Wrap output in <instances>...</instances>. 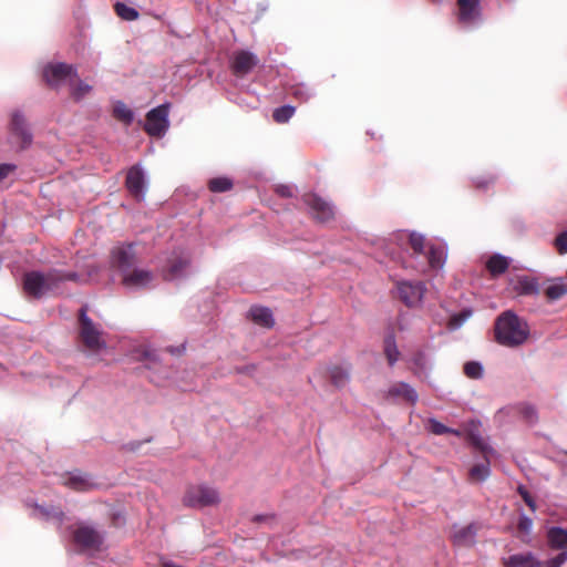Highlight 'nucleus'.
<instances>
[{
    "label": "nucleus",
    "mask_w": 567,
    "mask_h": 567,
    "mask_svg": "<svg viewBox=\"0 0 567 567\" xmlns=\"http://www.w3.org/2000/svg\"><path fill=\"white\" fill-rule=\"evenodd\" d=\"M400 237L401 239L408 238L415 258L423 259L420 266L411 265V267L419 271H425L426 267L440 269L444 266L446 260V245L444 243L425 241L424 236L415 231L402 233Z\"/></svg>",
    "instance_id": "obj_1"
},
{
    "label": "nucleus",
    "mask_w": 567,
    "mask_h": 567,
    "mask_svg": "<svg viewBox=\"0 0 567 567\" xmlns=\"http://www.w3.org/2000/svg\"><path fill=\"white\" fill-rule=\"evenodd\" d=\"M68 280L78 282L80 281V276L75 271L60 269H51L48 272L30 271L24 275L23 289L34 298H41Z\"/></svg>",
    "instance_id": "obj_2"
},
{
    "label": "nucleus",
    "mask_w": 567,
    "mask_h": 567,
    "mask_svg": "<svg viewBox=\"0 0 567 567\" xmlns=\"http://www.w3.org/2000/svg\"><path fill=\"white\" fill-rule=\"evenodd\" d=\"M494 332L495 340L499 344L514 348L526 342L529 337V327L515 312L507 310L497 317Z\"/></svg>",
    "instance_id": "obj_3"
},
{
    "label": "nucleus",
    "mask_w": 567,
    "mask_h": 567,
    "mask_svg": "<svg viewBox=\"0 0 567 567\" xmlns=\"http://www.w3.org/2000/svg\"><path fill=\"white\" fill-rule=\"evenodd\" d=\"M87 305L79 310V339L83 351L87 355H101L107 349L104 332L99 323L87 316Z\"/></svg>",
    "instance_id": "obj_4"
},
{
    "label": "nucleus",
    "mask_w": 567,
    "mask_h": 567,
    "mask_svg": "<svg viewBox=\"0 0 567 567\" xmlns=\"http://www.w3.org/2000/svg\"><path fill=\"white\" fill-rule=\"evenodd\" d=\"M65 528L70 530L73 543L82 551L101 550L104 542V536L93 526L81 523L78 524L76 526H73L72 524L66 525Z\"/></svg>",
    "instance_id": "obj_5"
},
{
    "label": "nucleus",
    "mask_w": 567,
    "mask_h": 567,
    "mask_svg": "<svg viewBox=\"0 0 567 567\" xmlns=\"http://www.w3.org/2000/svg\"><path fill=\"white\" fill-rule=\"evenodd\" d=\"M219 502L220 497L217 489L206 484L188 486L183 497V504L192 508L214 506Z\"/></svg>",
    "instance_id": "obj_6"
},
{
    "label": "nucleus",
    "mask_w": 567,
    "mask_h": 567,
    "mask_svg": "<svg viewBox=\"0 0 567 567\" xmlns=\"http://www.w3.org/2000/svg\"><path fill=\"white\" fill-rule=\"evenodd\" d=\"M169 104H161L146 114L144 130L152 137H163L169 127Z\"/></svg>",
    "instance_id": "obj_7"
},
{
    "label": "nucleus",
    "mask_w": 567,
    "mask_h": 567,
    "mask_svg": "<svg viewBox=\"0 0 567 567\" xmlns=\"http://www.w3.org/2000/svg\"><path fill=\"white\" fill-rule=\"evenodd\" d=\"M9 132L11 137L19 144L20 150H27L32 145L33 134L22 111L14 110L11 113Z\"/></svg>",
    "instance_id": "obj_8"
},
{
    "label": "nucleus",
    "mask_w": 567,
    "mask_h": 567,
    "mask_svg": "<svg viewBox=\"0 0 567 567\" xmlns=\"http://www.w3.org/2000/svg\"><path fill=\"white\" fill-rule=\"evenodd\" d=\"M43 78L50 86L58 87L75 80L78 70L75 66L63 62L49 63L43 69Z\"/></svg>",
    "instance_id": "obj_9"
},
{
    "label": "nucleus",
    "mask_w": 567,
    "mask_h": 567,
    "mask_svg": "<svg viewBox=\"0 0 567 567\" xmlns=\"http://www.w3.org/2000/svg\"><path fill=\"white\" fill-rule=\"evenodd\" d=\"M457 21L464 29L477 27L482 21L481 0H457Z\"/></svg>",
    "instance_id": "obj_10"
},
{
    "label": "nucleus",
    "mask_w": 567,
    "mask_h": 567,
    "mask_svg": "<svg viewBox=\"0 0 567 567\" xmlns=\"http://www.w3.org/2000/svg\"><path fill=\"white\" fill-rule=\"evenodd\" d=\"M396 290L400 300L409 308H414L422 303L426 288L422 281H400Z\"/></svg>",
    "instance_id": "obj_11"
},
{
    "label": "nucleus",
    "mask_w": 567,
    "mask_h": 567,
    "mask_svg": "<svg viewBox=\"0 0 567 567\" xmlns=\"http://www.w3.org/2000/svg\"><path fill=\"white\" fill-rule=\"evenodd\" d=\"M136 262V256L133 244H122L112 249L111 265L123 276L133 269Z\"/></svg>",
    "instance_id": "obj_12"
},
{
    "label": "nucleus",
    "mask_w": 567,
    "mask_h": 567,
    "mask_svg": "<svg viewBox=\"0 0 567 567\" xmlns=\"http://www.w3.org/2000/svg\"><path fill=\"white\" fill-rule=\"evenodd\" d=\"M305 204L309 207L311 215L319 223H328L334 217L333 205L317 194H306Z\"/></svg>",
    "instance_id": "obj_13"
},
{
    "label": "nucleus",
    "mask_w": 567,
    "mask_h": 567,
    "mask_svg": "<svg viewBox=\"0 0 567 567\" xmlns=\"http://www.w3.org/2000/svg\"><path fill=\"white\" fill-rule=\"evenodd\" d=\"M126 188L130 194L138 202L145 198L148 182L145 172L140 165L132 166L126 175Z\"/></svg>",
    "instance_id": "obj_14"
},
{
    "label": "nucleus",
    "mask_w": 567,
    "mask_h": 567,
    "mask_svg": "<svg viewBox=\"0 0 567 567\" xmlns=\"http://www.w3.org/2000/svg\"><path fill=\"white\" fill-rule=\"evenodd\" d=\"M259 63V59L250 51L240 50L233 54L230 68L235 75L245 76Z\"/></svg>",
    "instance_id": "obj_15"
},
{
    "label": "nucleus",
    "mask_w": 567,
    "mask_h": 567,
    "mask_svg": "<svg viewBox=\"0 0 567 567\" xmlns=\"http://www.w3.org/2000/svg\"><path fill=\"white\" fill-rule=\"evenodd\" d=\"M153 279L152 271L134 267L122 276V284L127 289L137 290L148 287Z\"/></svg>",
    "instance_id": "obj_16"
},
{
    "label": "nucleus",
    "mask_w": 567,
    "mask_h": 567,
    "mask_svg": "<svg viewBox=\"0 0 567 567\" xmlns=\"http://www.w3.org/2000/svg\"><path fill=\"white\" fill-rule=\"evenodd\" d=\"M146 368L151 371L150 380L157 385L172 378V370L165 368L155 354H146Z\"/></svg>",
    "instance_id": "obj_17"
},
{
    "label": "nucleus",
    "mask_w": 567,
    "mask_h": 567,
    "mask_svg": "<svg viewBox=\"0 0 567 567\" xmlns=\"http://www.w3.org/2000/svg\"><path fill=\"white\" fill-rule=\"evenodd\" d=\"M189 267V258L184 254L175 255L168 260L165 278L167 280H176L187 275Z\"/></svg>",
    "instance_id": "obj_18"
},
{
    "label": "nucleus",
    "mask_w": 567,
    "mask_h": 567,
    "mask_svg": "<svg viewBox=\"0 0 567 567\" xmlns=\"http://www.w3.org/2000/svg\"><path fill=\"white\" fill-rule=\"evenodd\" d=\"M64 484L79 492L90 491L99 486L89 474L80 471L70 473Z\"/></svg>",
    "instance_id": "obj_19"
},
{
    "label": "nucleus",
    "mask_w": 567,
    "mask_h": 567,
    "mask_svg": "<svg viewBox=\"0 0 567 567\" xmlns=\"http://www.w3.org/2000/svg\"><path fill=\"white\" fill-rule=\"evenodd\" d=\"M503 564L505 567H542V561L532 551L511 555Z\"/></svg>",
    "instance_id": "obj_20"
},
{
    "label": "nucleus",
    "mask_w": 567,
    "mask_h": 567,
    "mask_svg": "<svg viewBox=\"0 0 567 567\" xmlns=\"http://www.w3.org/2000/svg\"><path fill=\"white\" fill-rule=\"evenodd\" d=\"M386 396L392 399L403 398L412 404H415L419 400L415 389L405 382H396L391 385L386 392Z\"/></svg>",
    "instance_id": "obj_21"
},
{
    "label": "nucleus",
    "mask_w": 567,
    "mask_h": 567,
    "mask_svg": "<svg viewBox=\"0 0 567 567\" xmlns=\"http://www.w3.org/2000/svg\"><path fill=\"white\" fill-rule=\"evenodd\" d=\"M476 534V525L470 524L453 534V543L457 546H472L475 544Z\"/></svg>",
    "instance_id": "obj_22"
},
{
    "label": "nucleus",
    "mask_w": 567,
    "mask_h": 567,
    "mask_svg": "<svg viewBox=\"0 0 567 567\" xmlns=\"http://www.w3.org/2000/svg\"><path fill=\"white\" fill-rule=\"evenodd\" d=\"M548 545L553 549H567V529L554 526L547 532Z\"/></svg>",
    "instance_id": "obj_23"
},
{
    "label": "nucleus",
    "mask_w": 567,
    "mask_h": 567,
    "mask_svg": "<svg viewBox=\"0 0 567 567\" xmlns=\"http://www.w3.org/2000/svg\"><path fill=\"white\" fill-rule=\"evenodd\" d=\"M249 317L255 323L266 328H271L275 323L272 312L267 307H251L249 310Z\"/></svg>",
    "instance_id": "obj_24"
},
{
    "label": "nucleus",
    "mask_w": 567,
    "mask_h": 567,
    "mask_svg": "<svg viewBox=\"0 0 567 567\" xmlns=\"http://www.w3.org/2000/svg\"><path fill=\"white\" fill-rule=\"evenodd\" d=\"M383 343H384L383 344L384 355L388 360L389 365L393 367L400 358V351L396 346V340H395L394 333L393 332L388 333L384 337Z\"/></svg>",
    "instance_id": "obj_25"
},
{
    "label": "nucleus",
    "mask_w": 567,
    "mask_h": 567,
    "mask_svg": "<svg viewBox=\"0 0 567 567\" xmlns=\"http://www.w3.org/2000/svg\"><path fill=\"white\" fill-rule=\"evenodd\" d=\"M515 290L519 295H538L539 293V285L537 279L528 276H520L517 279Z\"/></svg>",
    "instance_id": "obj_26"
},
{
    "label": "nucleus",
    "mask_w": 567,
    "mask_h": 567,
    "mask_svg": "<svg viewBox=\"0 0 567 567\" xmlns=\"http://www.w3.org/2000/svg\"><path fill=\"white\" fill-rule=\"evenodd\" d=\"M508 266H509L508 259L499 254L492 256L486 264L488 271L493 276H498V275L504 274L507 270Z\"/></svg>",
    "instance_id": "obj_27"
},
{
    "label": "nucleus",
    "mask_w": 567,
    "mask_h": 567,
    "mask_svg": "<svg viewBox=\"0 0 567 567\" xmlns=\"http://www.w3.org/2000/svg\"><path fill=\"white\" fill-rule=\"evenodd\" d=\"M414 373L419 377H426L431 369L427 355L419 351L412 358Z\"/></svg>",
    "instance_id": "obj_28"
},
{
    "label": "nucleus",
    "mask_w": 567,
    "mask_h": 567,
    "mask_svg": "<svg viewBox=\"0 0 567 567\" xmlns=\"http://www.w3.org/2000/svg\"><path fill=\"white\" fill-rule=\"evenodd\" d=\"M330 380L337 388H343L348 384L349 371L342 367L334 365L329 370Z\"/></svg>",
    "instance_id": "obj_29"
},
{
    "label": "nucleus",
    "mask_w": 567,
    "mask_h": 567,
    "mask_svg": "<svg viewBox=\"0 0 567 567\" xmlns=\"http://www.w3.org/2000/svg\"><path fill=\"white\" fill-rule=\"evenodd\" d=\"M113 115L118 121L123 122L126 125L132 124L134 121V113L131 109L126 106V104L122 101H117L113 107Z\"/></svg>",
    "instance_id": "obj_30"
},
{
    "label": "nucleus",
    "mask_w": 567,
    "mask_h": 567,
    "mask_svg": "<svg viewBox=\"0 0 567 567\" xmlns=\"http://www.w3.org/2000/svg\"><path fill=\"white\" fill-rule=\"evenodd\" d=\"M426 429L434 435H444V434H453L455 436H461L462 432L456 429L449 427L437 421L436 419H430L427 421Z\"/></svg>",
    "instance_id": "obj_31"
},
{
    "label": "nucleus",
    "mask_w": 567,
    "mask_h": 567,
    "mask_svg": "<svg viewBox=\"0 0 567 567\" xmlns=\"http://www.w3.org/2000/svg\"><path fill=\"white\" fill-rule=\"evenodd\" d=\"M567 293V285L563 280L550 284L545 289V296L550 301H556Z\"/></svg>",
    "instance_id": "obj_32"
},
{
    "label": "nucleus",
    "mask_w": 567,
    "mask_h": 567,
    "mask_svg": "<svg viewBox=\"0 0 567 567\" xmlns=\"http://www.w3.org/2000/svg\"><path fill=\"white\" fill-rule=\"evenodd\" d=\"M71 95L74 100L80 101L92 91V86L78 78L69 83Z\"/></svg>",
    "instance_id": "obj_33"
},
{
    "label": "nucleus",
    "mask_w": 567,
    "mask_h": 567,
    "mask_svg": "<svg viewBox=\"0 0 567 567\" xmlns=\"http://www.w3.org/2000/svg\"><path fill=\"white\" fill-rule=\"evenodd\" d=\"M40 513L48 519H53L58 523L59 527H61L68 518L65 517L64 513L56 507L50 506V507H38Z\"/></svg>",
    "instance_id": "obj_34"
},
{
    "label": "nucleus",
    "mask_w": 567,
    "mask_h": 567,
    "mask_svg": "<svg viewBox=\"0 0 567 567\" xmlns=\"http://www.w3.org/2000/svg\"><path fill=\"white\" fill-rule=\"evenodd\" d=\"M208 187L213 193H224L231 189L233 182L227 177H216L209 181Z\"/></svg>",
    "instance_id": "obj_35"
},
{
    "label": "nucleus",
    "mask_w": 567,
    "mask_h": 567,
    "mask_svg": "<svg viewBox=\"0 0 567 567\" xmlns=\"http://www.w3.org/2000/svg\"><path fill=\"white\" fill-rule=\"evenodd\" d=\"M115 12L120 18L126 21H134L138 18V12L136 9L122 2H116Z\"/></svg>",
    "instance_id": "obj_36"
},
{
    "label": "nucleus",
    "mask_w": 567,
    "mask_h": 567,
    "mask_svg": "<svg viewBox=\"0 0 567 567\" xmlns=\"http://www.w3.org/2000/svg\"><path fill=\"white\" fill-rule=\"evenodd\" d=\"M295 107L287 104L274 110L272 117L277 123L288 122L295 114Z\"/></svg>",
    "instance_id": "obj_37"
},
{
    "label": "nucleus",
    "mask_w": 567,
    "mask_h": 567,
    "mask_svg": "<svg viewBox=\"0 0 567 567\" xmlns=\"http://www.w3.org/2000/svg\"><path fill=\"white\" fill-rule=\"evenodd\" d=\"M464 373L470 379L478 380L483 377L484 369L478 361H468L464 364Z\"/></svg>",
    "instance_id": "obj_38"
},
{
    "label": "nucleus",
    "mask_w": 567,
    "mask_h": 567,
    "mask_svg": "<svg viewBox=\"0 0 567 567\" xmlns=\"http://www.w3.org/2000/svg\"><path fill=\"white\" fill-rule=\"evenodd\" d=\"M489 474L491 468L488 461L486 463L476 464L470 470L471 477L477 481H485Z\"/></svg>",
    "instance_id": "obj_39"
},
{
    "label": "nucleus",
    "mask_w": 567,
    "mask_h": 567,
    "mask_svg": "<svg viewBox=\"0 0 567 567\" xmlns=\"http://www.w3.org/2000/svg\"><path fill=\"white\" fill-rule=\"evenodd\" d=\"M17 171V165L11 163L0 164V187L8 188L9 183L6 179Z\"/></svg>",
    "instance_id": "obj_40"
},
{
    "label": "nucleus",
    "mask_w": 567,
    "mask_h": 567,
    "mask_svg": "<svg viewBox=\"0 0 567 567\" xmlns=\"http://www.w3.org/2000/svg\"><path fill=\"white\" fill-rule=\"evenodd\" d=\"M522 417L529 424H534L537 421L536 409L530 404H524L519 409Z\"/></svg>",
    "instance_id": "obj_41"
},
{
    "label": "nucleus",
    "mask_w": 567,
    "mask_h": 567,
    "mask_svg": "<svg viewBox=\"0 0 567 567\" xmlns=\"http://www.w3.org/2000/svg\"><path fill=\"white\" fill-rule=\"evenodd\" d=\"M472 313L471 309H464L460 313L453 316L450 322L452 329H458L472 316Z\"/></svg>",
    "instance_id": "obj_42"
},
{
    "label": "nucleus",
    "mask_w": 567,
    "mask_h": 567,
    "mask_svg": "<svg viewBox=\"0 0 567 567\" xmlns=\"http://www.w3.org/2000/svg\"><path fill=\"white\" fill-rule=\"evenodd\" d=\"M567 561V551L561 550L556 557L542 563V567H560Z\"/></svg>",
    "instance_id": "obj_43"
},
{
    "label": "nucleus",
    "mask_w": 567,
    "mask_h": 567,
    "mask_svg": "<svg viewBox=\"0 0 567 567\" xmlns=\"http://www.w3.org/2000/svg\"><path fill=\"white\" fill-rule=\"evenodd\" d=\"M517 493L522 496L526 505L533 511H536V503L528 489L524 485L517 487Z\"/></svg>",
    "instance_id": "obj_44"
},
{
    "label": "nucleus",
    "mask_w": 567,
    "mask_h": 567,
    "mask_svg": "<svg viewBox=\"0 0 567 567\" xmlns=\"http://www.w3.org/2000/svg\"><path fill=\"white\" fill-rule=\"evenodd\" d=\"M533 528V520L525 513L519 514L518 529L523 533L529 534Z\"/></svg>",
    "instance_id": "obj_45"
},
{
    "label": "nucleus",
    "mask_w": 567,
    "mask_h": 567,
    "mask_svg": "<svg viewBox=\"0 0 567 567\" xmlns=\"http://www.w3.org/2000/svg\"><path fill=\"white\" fill-rule=\"evenodd\" d=\"M555 247L560 255L567 254V231H563L556 237Z\"/></svg>",
    "instance_id": "obj_46"
},
{
    "label": "nucleus",
    "mask_w": 567,
    "mask_h": 567,
    "mask_svg": "<svg viewBox=\"0 0 567 567\" xmlns=\"http://www.w3.org/2000/svg\"><path fill=\"white\" fill-rule=\"evenodd\" d=\"M292 94L301 101H307L312 95V92L305 85H298L293 89Z\"/></svg>",
    "instance_id": "obj_47"
},
{
    "label": "nucleus",
    "mask_w": 567,
    "mask_h": 567,
    "mask_svg": "<svg viewBox=\"0 0 567 567\" xmlns=\"http://www.w3.org/2000/svg\"><path fill=\"white\" fill-rule=\"evenodd\" d=\"M276 193L281 197H292L293 189L288 185H278L276 187Z\"/></svg>",
    "instance_id": "obj_48"
},
{
    "label": "nucleus",
    "mask_w": 567,
    "mask_h": 567,
    "mask_svg": "<svg viewBox=\"0 0 567 567\" xmlns=\"http://www.w3.org/2000/svg\"><path fill=\"white\" fill-rule=\"evenodd\" d=\"M167 351L172 354H181L185 351V344H182L181 347H168Z\"/></svg>",
    "instance_id": "obj_49"
},
{
    "label": "nucleus",
    "mask_w": 567,
    "mask_h": 567,
    "mask_svg": "<svg viewBox=\"0 0 567 567\" xmlns=\"http://www.w3.org/2000/svg\"><path fill=\"white\" fill-rule=\"evenodd\" d=\"M270 519H272V516H269V515H256L254 517V520L258 522V523L259 522H267V520H270Z\"/></svg>",
    "instance_id": "obj_50"
},
{
    "label": "nucleus",
    "mask_w": 567,
    "mask_h": 567,
    "mask_svg": "<svg viewBox=\"0 0 567 567\" xmlns=\"http://www.w3.org/2000/svg\"><path fill=\"white\" fill-rule=\"evenodd\" d=\"M493 181H482V179H478L475 182V185L476 187L478 188H485L487 187Z\"/></svg>",
    "instance_id": "obj_51"
},
{
    "label": "nucleus",
    "mask_w": 567,
    "mask_h": 567,
    "mask_svg": "<svg viewBox=\"0 0 567 567\" xmlns=\"http://www.w3.org/2000/svg\"><path fill=\"white\" fill-rule=\"evenodd\" d=\"M482 451L484 452L485 456L487 457L489 454H494L495 451L492 447L481 445Z\"/></svg>",
    "instance_id": "obj_52"
}]
</instances>
